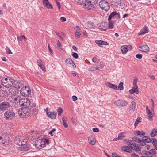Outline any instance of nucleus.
Returning a JSON list of instances; mask_svg holds the SVG:
<instances>
[{"label": "nucleus", "mask_w": 157, "mask_h": 157, "mask_svg": "<svg viewBox=\"0 0 157 157\" xmlns=\"http://www.w3.org/2000/svg\"><path fill=\"white\" fill-rule=\"evenodd\" d=\"M49 141V140L46 139H39L35 142V147L38 149H40L44 147L46 144H48Z\"/></svg>", "instance_id": "nucleus-1"}, {"label": "nucleus", "mask_w": 157, "mask_h": 157, "mask_svg": "<svg viewBox=\"0 0 157 157\" xmlns=\"http://www.w3.org/2000/svg\"><path fill=\"white\" fill-rule=\"evenodd\" d=\"M31 112L28 107L22 108L20 109L18 111L19 116L22 118H26L29 116Z\"/></svg>", "instance_id": "nucleus-2"}, {"label": "nucleus", "mask_w": 157, "mask_h": 157, "mask_svg": "<svg viewBox=\"0 0 157 157\" xmlns=\"http://www.w3.org/2000/svg\"><path fill=\"white\" fill-rule=\"evenodd\" d=\"M13 79L10 77L3 78L2 79V84L4 87L9 88L13 85Z\"/></svg>", "instance_id": "nucleus-3"}, {"label": "nucleus", "mask_w": 157, "mask_h": 157, "mask_svg": "<svg viewBox=\"0 0 157 157\" xmlns=\"http://www.w3.org/2000/svg\"><path fill=\"white\" fill-rule=\"evenodd\" d=\"M15 113L13 109H11L7 110L4 114L5 118L7 120H10L15 117Z\"/></svg>", "instance_id": "nucleus-4"}, {"label": "nucleus", "mask_w": 157, "mask_h": 157, "mask_svg": "<svg viewBox=\"0 0 157 157\" xmlns=\"http://www.w3.org/2000/svg\"><path fill=\"white\" fill-rule=\"evenodd\" d=\"M87 2L84 6V7L86 9L89 10H91L94 7V4H95L97 3V0H86Z\"/></svg>", "instance_id": "nucleus-5"}, {"label": "nucleus", "mask_w": 157, "mask_h": 157, "mask_svg": "<svg viewBox=\"0 0 157 157\" xmlns=\"http://www.w3.org/2000/svg\"><path fill=\"white\" fill-rule=\"evenodd\" d=\"M100 7L105 11H108L110 8V6L107 2L105 0H101L99 3Z\"/></svg>", "instance_id": "nucleus-6"}, {"label": "nucleus", "mask_w": 157, "mask_h": 157, "mask_svg": "<svg viewBox=\"0 0 157 157\" xmlns=\"http://www.w3.org/2000/svg\"><path fill=\"white\" fill-rule=\"evenodd\" d=\"M19 104L21 106L26 108L30 105V102L29 99L24 98L20 99Z\"/></svg>", "instance_id": "nucleus-7"}, {"label": "nucleus", "mask_w": 157, "mask_h": 157, "mask_svg": "<svg viewBox=\"0 0 157 157\" xmlns=\"http://www.w3.org/2000/svg\"><path fill=\"white\" fill-rule=\"evenodd\" d=\"M20 92L22 95L24 96H27L30 94L31 90L29 87L25 86L21 89Z\"/></svg>", "instance_id": "nucleus-8"}, {"label": "nucleus", "mask_w": 157, "mask_h": 157, "mask_svg": "<svg viewBox=\"0 0 157 157\" xmlns=\"http://www.w3.org/2000/svg\"><path fill=\"white\" fill-rule=\"evenodd\" d=\"M26 140V139H22V137L18 136L14 140V142L18 145L21 146L22 145H24Z\"/></svg>", "instance_id": "nucleus-9"}, {"label": "nucleus", "mask_w": 157, "mask_h": 157, "mask_svg": "<svg viewBox=\"0 0 157 157\" xmlns=\"http://www.w3.org/2000/svg\"><path fill=\"white\" fill-rule=\"evenodd\" d=\"M128 146L130 147L132 150V149L137 153H139L140 151V149L137 144L133 143H129L128 144Z\"/></svg>", "instance_id": "nucleus-10"}, {"label": "nucleus", "mask_w": 157, "mask_h": 157, "mask_svg": "<svg viewBox=\"0 0 157 157\" xmlns=\"http://www.w3.org/2000/svg\"><path fill=\"white\" fill-rule=\"evenodd\" d=\"M114 103L116 105L121 107L125 106L127 104V102L123 100H117L115 101Z\"/></svg>", "instance_id": "nucleus-11"}, {"label": "nucleus", "mask_w": 157, "mask_h": 157, "mask_svg": "<svg viewBox=\"0 0 157 157\" xmlns=\"http://www.w3.org/2000/svg\"><path fill=\"white\" fill-rule=\"evenodd\" d=\"M10 103L6 101L2 102L0 104V110L2 111L10 107Z\"/></svg>", "instance_id": "nucleus-12"}, {"label": "nucleus", "mask_w": 157, "mask_h": 157, "mask_svg": "<svg viewBox=\"0 0 157 157\" xmlns=\"http://www.w3.org/2000/svg\"><path fill=\"white\" fill-rule=\"evenodd\" d=\"M65 63L71 67H73L74 68H76V66L75 64L72 60L70 58L66 59Z\"/></svg>", "instance_id": "nucleus-13"}, {"label": "nucleus", "mask_w": 157, "mask_h": 157, "mask_svg": "<svg viewBox=\"0 0 157 157\" xmlns=\"http://www.w3.org/2000/svg\"><path fill=\"white\" fill-rule=\"evenodd\" d=\"M116 15L117 16V18L118 19H120L121 17L119 13H117L116 12L113 11L109 16L108 20L109 21L111 20L112 18H113L115 17Z\"/></svg>", "instance_id": "nucleus-14"}, {"label": "nucleus", "mask_w": 157, "mask_h": 157, "mask_svg": "<svg viewBox=\"0 0 157 157\" xmlns=\"http://www.w3.org/2000/svg\"><path fill=\"white\" fill-rule=\"evenodd\" d=\"M132 48V47L130 45H123L121 46V50L122 54H125L127 52L128 48L131 49Z\"/></svg>", "instance_id": "nucleus-15"}, {"label": "nucleus", "mask_w": 157, "mask_h": 157, "mask_svg": "<svg viewBox=\"0 0 157 157\" xmlns=\"http://www.w3.org/2000/svg\"><path fill=\"white\" fill-rule=\"evenodd\" d=\"M20 99V96H17L16 97L11 96L9 98V100L11 102L14 103L17 102V101H19Z\"/></svg>", "instance_id": "nucleus-16"}, {"label": "nucleus", "mask_w": 157, "mask_h": 157, "mask_svg": "<svg viewBox=\"0 0 157 157\" xmlns=\"http://www.w3.org/2000/svg\"><path fill=\"white\" fill-rule=\"evenodd\" d=\"M148 32L149 29L148 27L147 26H145L138 33V35H142L148 33Z\"/></svg>", "instance_id": "nucleus-17"}, {"label": "nucleus", "mask_w": 157, "mask_h": 157, "mask_svg": "<svg viewBox=\"0 0 157 157\" xmlns=\"http://www.w3.org/2000/svg\"><path fill=\"white\" fill-rule=\"evenodd\" d=\"M46 114L47 115V116L51 118L52 119H55L56 115L57 113L56 112H46Z\"/></svg>", "instance_id": "nucleus-18"}, {"label": "nucleus", "mask_w": 157, "mask_h": 157, "mask_svg": "<svg viewBox=\"0 0 157 157\" xmlns=\"http://www.w3.org/2000/svg\"><path fill=\"white\" fill-rule=\"evenodd\" d=\"M143 154H146L147 155H154L156 154V152L155 149H152L150 150L149 151H144L143 152Z\"/></svg>", "instance_id": "nucleus-19"}, {"label": "nucleus", "mask_w": 157, "mask_h": 157, "mask_svg": "<svg viewBox=\"0 0 157 157\" xmlns=\"http://www.w3.org/2000/svg\"><path fill=\"white\" fill-rule=\"evenodd\" d=\"M121 149L123 151L131 153L132 152V150L130 148V147L128 146H124L121 147Z\"/></svg>", "instance_id": "nucleus-20"}, {"label": "nucleus", "mask_w": 157, "mask_h": 157, "mask_svg": "<svg viewBox=\"0 0 157 157\" xmlns=\"http://www.w3.org/2000/svg\"><path fill=\"white\" fill-rule=\"evenodd\" d=\"M44 1H43V3L45 7L48 9L53 8L52 5L48 2V0H44Z\"/></svg>", "instance_id": "nucleus-21"}, {"label": "nucleus", "mask_w": 157, "mask_h": 157, "mask_svg": "<svg viewBox=\"0 0 157 157\" xmlns=\"http://www.w3.org/2000/svg\"><path fill=\"white\" fill-rule=\"evenodd\" d=\"M99 28L100 29L105 31L107 29V25L105 23L102 22L99 25Z\"/></svg>", "instance_id": "nucleus-22"}, {"label": "nucleus", "mask_w": 157, "mask_h": 157, "mask_svg": "<svg viewBox=\"0 0 157 157\" xmlns=\"http://www.w3.org/2000/svg\"><path fill=\"white\" fill-rule=\"evenodd\" d=\"M12 82L13 83V85L14 87L17 89L20 88L21 86V85L19 82L18 81L15 80L13 79Z\"/></svg>", "instance_id": "nucleus-23"}, {"label": "nucleus", "mask_w": 157, "mask_h": 157, "mask_svg": "<svg viewBox=\"0 0 157 157\" xmlns=\"http://www.w3.org/2000/svg\"><path fill=\"white\" fill-rule=\"evenodd\" d=\"M140 50L144 52H148L149 51V48L147 45H143L140 47Z\"/></svg>", "instance_id": "nucleus-24"}, {"label": "nucleus", "mask_w": 157, "mask_h": 157, "mask_svg": "<svg viewBox=\"0 0 157 157\" xmlns=\"http://www.w3.org/2000/svg\"><path fill=\"white\" fill-rule=\"evenodd\" d=\"M95 42L100 47H101V45H109V43L107 42L102 40H96Z\"/></svg>", "instance_id": "nucleus-25"}, {"label": "nucleus", "mask_w": 157, "mask_h": 157, "mask_svg": "<svg viewBox=\"0 0 157 157\" xmlns=\"http://www.w3.org/2000/svg\"><path fill=\"white\" fill-rule=\"evenodd\" d=\"M27 141L25 142V144L24 145H22L21 147V149L22 151H27L29 150V145L26 144Z\"/></svg>", "instance_id": "nucleus-26"}, {"label": "nucleus", "mask_w": 157, "mask_h": 157, "mask_svg": "<svg viewBox=\"0 0 157 157\" xmlns=\"http://www.w3.org/2000/svg\"><path fill=\"white\" fill-rule=\"evenodd\" d=\"M89 142L90 144L92 145H94L95 144V139L94 137L92 136H89L88 139Z\"/></svg>", "instance_id": "nucleus-27"}, {"label": "nucleus", "mask_w": 157, "mask_h": 157, "mask_svg": "<svg viewBox=\"0 0 157 157\" xmlns=\"http://www.w3.org/2000/svg\"><path fill=\"white\" fill-rule=\"evenodd\" d=\"M138 88V86H134V87H133L132 88V89L129 90V92L132 94L135 93L138 94L139 93L138 91L137 90Z\"/></svg>", "instance_id": "nucleus-28"}, {"label": "nucleus", "mask_w": 157, "mask_h": 157, "mask_svg": "<svg viewBox=\"0 0 157 157\" xmlns=\"http://www.w3.org/2000/svg\"><path fill=\"white\" fill-rule=\"evenodd\" d=\"M116 21L114 20H110L109 21L108 23V27L109 28L112 29L114 27V24L115 23Z\"/></svg>", "instance_id": "nucleus-29"}, {"label": "nucleus", "mask_w": 157, "mask_h": 157, "mask_svg": "<svg viewBox=\"0 0 157 157\" xmlns=\"http://www.w3.org/2000/svg\"><path fill=\"white\" fill-rule=\"evenodd\" d=\"M136 105V103L134 101H132L131 103V105H130V109H129V110L132 112H133L135 110Z\"/></svg>", "instance_id": "nucleus-30"}, {"label": "nucleus", "mask_w": 157, "mask_h": 157, "mask_svg": "<svg viewBox=\"0 0 157 157\" xmlns=\"http://www.w3.org/2000/svg\"><path fill=\"white\" fill-rule=\"evenodd\" d=\"M62 124L65 128H67L68 127V124L67 123V121L65 119L64 117H62Z\"/></svg>", "instance_id": "nucleus-31"}, {"label": "nucleus", "mask_w": 157, "mask_h": 157, "mask_svg": "<svg viewBox=\"0 0 157 157\" xmlns=\"http://www.w3.org/2000/svg\"><path fill=\"white\" fill-rule=\"evenodd\" d=\"M135 134H136L137 136H139L140 137H142L144 136L145 135V133L142 131H135Z\"/></svg>", "instance_id": "nucleus-32"}, {"label": "nucleus", "mask_w": 157, "mask_h": 157, "mask_svg": "<svg viewBox=\"0 0 157 157\" xmlns=\"http://www.w3.org/2000/svg\"><path fill=\"white\" fill-rule=\"evenodd\" d=\"M125 137L124 133L122 132L120 133L118 135L117 138H115L114 139H118V140H121L123 139Z\"/></svg>", "instance_id": "nucleus-33"}, {"label": "nucleus", "mask_w": 157, "mask_h": 157, "mask_svg": "<svg viewBox=\"0 0 157 157\" xmlns=\"http://www.w3.org/2000/svg\"><path fill=\"white\" fill-rule=\"evenodd\" d=\"M142 139L143 140H144L145 142L150 143L151 142V140L147 136H143Z\"/></svg>", "instance_id": "nucleus-34"}, {"label": "nucleus", "mask_w": 157, "mask_h": 157, "mask_svg": "<svg viewBox=\"0 0 157 157\" xmlns=\"http://www.w3.org/2000/svg\"><path fill=\"white\" fill-rule=\"evenodd\" d=\"M150 135L152 137L155 136L157 135V130L155 128L153 129Z\"/></svg>", "instance_id": "nucleus-35"}, {"label": "nucleus", "mask_w": 157, "mask_h": 157, "mask_svg": "<svg viewBox=\"0 0 157 157\" xmlns=\"http://www.w3.org/2000/svg\"><path fill=\"white\" fill-rule=\"evenodd\" d=\"M31 110H32V113L33 116H36L37 114L38 109L36 107L32 108Z\"/></svg>", "instance_id": "nucleus-36"}, {"label": "nucleus", "mask_w": 157, "mask_h": 157, "mask_svg": "<svg viewBox=\"0 0 157 157\" xmlns=\"http://www.w3.org/2000/svg\"><path fill=\"white\" fill-rule=\"evenodd\" d=\"M117 5H119L121 9H123L124 7V4L122 0H119V2Z\"/></svg>", "instance_id": "nucleus-37"}, {"label": "nucleus", "mask_w": 157, "mask_h": 157, "mask_svg": "<svg viewBox=\"0 0 157 157\" xmlns=\"http://www.w3.org/2000/svg\"><path fill=\"white\" fill-rule=\"evenodd\" d=\"M9 91L10 93H11L12 94H16V92L15 90L13 88H10L9 89Z\"/></svg>", "instance_id": "nucleus-38"}, {"label": "nucleus", "mask_w": 157, "mask_h": 157, "mask_svg": "<svg viewBox=\"0 0 157 157\" xmlns=\"http://www.w3.org/2000/svg\"><path fill=\"white\" fill-rule=\"evenodd\" d=\"M123 83L122 82H120L118 86V89H119L120 90H122L123 89Z\"/></svg>", "instance_id": "nucleus-39"}, {"label": "nucleus", "mask_w": 157, "mask_h": 157, "mask_svg": "<svg viewBox=\"0 0 157 157\" xmlns=\"http://www.w3.org/2000/svg\"><path fill=\"white\" fill-rule=\"evenodd\" d=\"M63 111V109L61 107H59L57 109V112L58 113V115L60 116L61 114Z\"/></svg>", "instance_id": "nucleus-40"}, {"label": "nucleus", "mask_w": 157, "mask_h": 157, "mask_svg": "<svg viewBox=\"0 0 157 157\" xmlns=\"http://www.w3.org/2000/svg\"><path fill=\"white\" fill-rule=\"evenodd\" d=\"M88 26L90 28H95V26L94 23L92 22L88 23L87 24Z\"/></svg>", "instance_id": "nucleus-41"}, {"label": "nucleus", "mask_w": 157, "mask_h": 157, "mask_svg": "<svg viewBox=\"0 0 157 157\" xmlns=\"http://www.w3.org/2000/svg\"><path fill=\"white\" fill-rule=\"evenodd\" d=\"M132 139L134 141L136 142H140V139L138 138H137L136 137H133L132 138Z\"/></svg>", "instance_id": "nucleus-42"}, {"label": "nucleus", "mask_w": 157, "mask_h": 157, "mask_svg": "<svg viewBox=\"0 0 157 157\" xmlns=\"http://www.w3.org/2000/svg\"><path fill=\"white\" fill-rule=\"evenodd\" d=\"M151 141V142H152L154 146L157 145V140L156 139L152 138Z\"/></svg>", "instance_id": "nucleus-43"}, {"label": "nucleus", "mask_w": 157, "mask_h": 157, "mask_svg": "<svg viewBox=\"0 0 157 157\" xmlns=\"http://www.w3.org/2000/svg\"><path fill=\"white\" fill-rule=\"evenodd\" d=\"M137 78L136 77H135L133 79V85L134 86H138L137 85Z\"/></svg>", "instance_id": "nucleus-44"}, {"label": "nucleus", "mask_w": 157, "mask_h": 157, "mask_svg": "<svg viewBox=\"0 0 157 157\" xmlns=\"http://www.w3.org/2000/svg\"><path fill=\"white\" fill-rule=\"evenodd\" d=\"M104 66L101 64H99L96 67V70H100L102 69Z\"/></svg>", "instance_id": "nucleus-45"}, {"label": "nucleus", "mask_w": 157, "mask_h": 157, "mask_svg": "<svg viewBox=\"0 0 157 157\" xmlns=\"http://www.w3.org/2000/svg\"><path fill=\"white\" fill-rule=\"evenodd\" d=\"M6 52L8 54H12V53L11 50L9 48L7 47H6Z\"/></svg>", "instance_id": "nucleus-46"}, {"label": "nucleus", "mask_w": 157, "mask_h": 157, "mask_svg": "<svg viewBox=\"0 0 157 157\" xmlns=\"http://www.w3.org/2000/svg\"><path fill=\"white\" fill-rule=\"evenodd\" d=\"M76 32H75V35L76 36V37L78 38L79 37L81 36V34L79 32V31L78 30H76Z\"/></svg>", "instance_id": "nucleus-47"}, {"label": "nucleus", "mask_w": 157, "mask_h": 157, "mask_svg": "<svg viewBox=\"0 0 157 157\" xmlns=\"http://www.w3.org/2000/svg\"><path fill=\"white\" fill-rule=\"evenodd\" d=\"M139 143H140V145L142 146H144L146 145L145 142L144 140H143L142 139L141 140H140V142H139Z\"/></svg>", "instance_id": "nucleus-48"}, {"label": "nucleus", "mask_w": 157, "mask_h": 157, "mask_svg": "<svg viewBox=\"0 0 157 157\" xmlns=\"http://www.w3.org/2000/svg\"><path fill=\"white\" fill-rule=\"evenodd\" d=\"M73 57L77 59L78 58V55L75 52H74L72 54Z\"/></svg>", "instance_id": "nucleus-49"}, {"label": "nucleus", "mask_w": 157, "mask_h": 157, "mask_svg": "<svg viewBox=\"0 0 157 157\" xmlns=\"http://www.w3.org/2000/svg\"><path fill=\"white\" fill-rule=\"evenodd\" d=\"M105 84L106 86L111 88L113 85V84H112L109 82H106Z\"/></svg>", "instance_id": "nucleus-50"}, {"label": "nucleus", "mask_w": 157, "mask_h": 157, "mask_svg": "<svg viewBox=\"0 0 157 157\" xmlns=\"http://www.w3.org/2000/svg\"><path fill=\"white\" fill-rule=\"evenodd\" d=\"M17 38L18 40L21 41H22L23 38L24 39H25V37L23 35H22L21 36H17Z\"/></svg>", "instance_id": "nucleus-51"}, {"label": "nucleus", "mask_w": 157, "mask_h": 157, "mask_svg": "<svg viewBox=\"0 0 157 157\" xmlns=\"http://www.w3.org/2000/svg\"><path fill=\"white\" fill-rule=\"evenodd\" d=\"M37 65L39 66H40L43 64V62L42 60L41 59H39L37 61Z\"/></svg>", "instance_id": "nucleus-52"}, {"label": "nucleus", "mask_w": 157, "mask_h": 157, "mask_svg": "<svg viewBox=\"0 0 157 157\" xmlns=\"http://www.w3.org/2000/svg\"><path fill=\"white\" fill-rule=\"evenodd\" d=\"M136 57L138 59H141L142 57V55L140 54H138L136 55Z\"/></svg>", "instance_id": "nucleus-53"}, {"label": "nucleus", "mask_w": 157, "mask_h": 157, "mask_svg": "<svg viewBox=\"0 0 157 157\" xmlns=\"http://www.w3.org/2000/svg\"><path fill=\"white\" fill-rule=\"evenodd\" d=\"M40 68L43 71H46L45 67L44 66L43 64L41 65L40 66H39Z\"/></svg>", "instance_id": "nucleus-54"}, {"label": "nucleus", "mask_w": 157, "mask_h": 157, "mask_svg": "<svg viewBox=\"0 0 157 157\" xmlns=\"http://www.w3.org/2000/svg\"><path fill=\"white\" fill-rule=\"evenodd\" d=\"M118 86L115 85L113 84V86H112V87H111V88H112L114 90H118Z\"/></svg>", "instance_id": "nucleus-55"}, {"label": "nucleus", "mask_w": 157, "mask_h": 157, "mask_svg": "<svg viewBox=\"0 0 157 157\" xmlns=\"http://www.w3.org/2000/svg\"><path fill=\"white\" fill-rule=\"evenodd\" d=\"M93 131L95 132H99V129L97 128H93L92 129Z\"/></svg>", "instance_id": "nucleus-56"}, {"label": "nucleus", "mask_w": 157, "mask_h": 157, "mask_svg": "<svg viewBox=\"0 0 157 157\" xmlns=\"http://www.w3.org/2000/svg\"><path fill=\"white\" fill-rule=\"evenodd\" d=\"M147 117L150 119H151L152 118V114L151 112L150 113V114L148 113L147 114Z\"/></svg>", "instance_id": "nucleus-57"}, {"label": "nucleus", "mask_w": 157, "mask_h": 157, "mask_svg": "<svg viewBox=\"0 0 157 157\" xmlns=\"http://www.w3.org/2000/svg\"><path fill=\"white\" fill-rule=\"evenodd\" d=\"M89 70L91 71H96V67H92L89 68Z\"/></svg>", "instance_id": "nucleus-58"}, {"label": "nucleus", "mask_w": 157, "mask_h": 157, "mask_svg": "<svg viewBox=\"0 0 157 157\" xmlns=\"http://www.w3.org/2000/svg\"><path fill=\"white\" fill-rule=\"evenodd\" d=\"M56 131V129L55 128L52 129L50 132H49V133L51 134V136H52V133Z\"/></svg>", "instance_id": "nucleus-59"}, {"label": "nucleus", "mask_w": 157, "mask_h": 157, "mask_svg": "<svg viewBox=\"0 0 157 157\" xmlns=\"http://www.w3.org/2000/svg\"><path fill=\"white\" fill-rule=\"evenodd\" d=\"M56 3L57 5L58 9L59 10L60 9V8H61V6H60V3L57 1H56Z\"/></svg>", "instance_id": "nucleus-60"}, {"label": "nucleus", "mask_w": 157, "mask_h": 157, "mask_svg": "<svg viewBox=\"0 0 157 157\" xmlns=\"http://www.w3.org/2000/svg\"><path fill=\"white\" fill-rule=\"evenodd\" d=\"M140 121L139 120H138V119H136V121L135 122L134 125L135 126H137V125L139 124V123Z\"/></svg>", "instance_id": "nucleus-61"}, {"label": "nucleus", "mask_w": 157, "mask_h": 157, "mask_svg": "<svg viewBox=\"0 0 157 157\" xmlns=\"http://www.w3.org/2000/svg\"><path fill=\"white\" fill-rule=\"evenodd\" d=\"M60 20L62 22H65L66 21V18L64 17H62L60 18Z\"/></svg>", "instance_id": "nucleus-62"}, {"label": "nucleus", "mask_w": 157, "mask_h": 157, "mask_svg": "<svg viewBox=\"0 0 157 157\" xmlns=\"http://www.w3.org/2000/svg\"><path fill=\"white\" fill-rule=\"evenodd\" d=\"M72 100L73 101H76V100H77V97L76 96H75V95H73L72 96Z\"/></svg>", "instance_id": "nucleus-63"}, {"label": "nucleus", "mask_w": 157, "mask_h": 157, "mask_svg": "<svg viewBox=\"0 0 157 157\" xmlns=\"http://www.w3.org/2000/svg\"><path fill=\"white\" fill-rule=\"evenodd\" d=\"M71 120L72 121V123L73 124H76V120L74 118H72L71 119Z\"/></svg>", "instance_id": "nucleus-64"}]
</instances>
